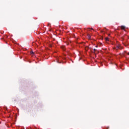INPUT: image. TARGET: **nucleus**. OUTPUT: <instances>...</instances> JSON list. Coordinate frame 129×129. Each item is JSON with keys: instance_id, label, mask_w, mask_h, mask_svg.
Instances as JSON below:
<instances>
[{"instance_id": "1", "label": "nucleus", "mask_w": 129, "mask_h": 129, "mask_svg": "<svg viewBox=\"0 0 129 129\" xmlns=\"http://www.w3.org/2000/svg\"><path fill=\"white\" fill-rule=\"evenodd\" d=\"M115 50H118V49H121V47L118 45H116V47L115 48H113Z\"/></svg>"}, {"instance_id": "2", "label": "nucleus", "mask_w": 129, "mask_h": 129, "mask_svg": "<svg viewBox=\"0 0 129 129\" xmlns=\"http://www.w3.org/2000/svg\"><path fill=\"white\" fill-rule=\"evenodd\" d=\"M121 30H125V26H121Z\"/></svg>"}, {"instance_id": "3", "label": "nucleus", "mask_w": 129, "mask_h": 129, "mask_svg": "<svg viewBox=\"0 0 129 129\" xmlns=\"http://www.w3.org/2000/svg\"><path fill=\"white\" fill-rule=\"evenodd\" d=\"M61 48L63 51H65V47L64 46H62Z\"/></svg>"}, {"instance_id": "4", "label": "nucleus", "mask_w": 129, "mask_h": 129, "mask_svg": "<svg viewBox=\"0 0 129 129\" xmlns=\"http://www.w3.org/2000/svg\"><path fill=\"white\" fill-rule=\"evenodd\" d=\"M31 54H34V52H33L32 51L30 52Z\"/></svg>"}, {"instance_id": "5", "label": "nucleus", "mask_w": 129, "mask_h": 129, "mask_svg": "<svg viewBox=\"0 0 129 129\" xmlns=\"http://www.w3.org/2000/svg\"><path fill=\"white\" fill-rule=\"evenodd\" d=\"M94 52H95L96 51V49L94 48Z\"/></svg>"}, {"instance_id": "6", "label": "nucleus", "mask_w": 129, "mask_h": 129, "mask_svg": "<svg viewBox=\"0 0 129 129\" xmlns=\"http://www.w3.org/2000/svg\"><path fill=\"white\" fill-rule=\"evenodd\" d=\"M89 38H91V36H90V35H89Z\"/></svg>"}, {"instance_id": "7", "label": "nucleus", "mask_w": 129, "mask_h": 129, "mask_svg": "<svg viewBox=\"0 0 129 129\" xmlns=\"http://www.w3.org/2000/svg\"><path fill=\"white\" fill-rule=\"evenodd\" d=\"M96 48H97V45H96Z\"/></svg>"}, {"instance_id": "8", "label": "nucleus", "mask_w": 129, "mask_h": 129, "mask_svg": "<svg viewBox=\"0 0 129 129\" xmlns=\"http://www.w3.org/2000/svg\"><path fill=\"white\" fill-rule=\"evenodd\" d=\"M128 55H129V52L127 53Z\"/></svg>"}, {"instance_id": "9", "label": "nucleus", "mask_w": 129, "mask_h": 129, "mask_svg": "<svg viewBox=\"0 0 129 129\" xmlns=\"http://www.w3.org/2000/svg\"><path fill=\"white\" fill-rule=\"evenodd\" d=\"M115 66H116V64L115 63Z\"/></svg>"}, {"instance_id": "10", "label": "nucleus", "mask_w": 129, "mask_h": 129, "mask_svg": "<svg viewBox=\"0 0 129 129\" xmlns=\"http://www.w3.org/2000/svg\"><path fill=\"white\" fill-rule=\"evenodd\" d=\"M91 30H93V28H91Z\"/></svg>"}]
</instances>
